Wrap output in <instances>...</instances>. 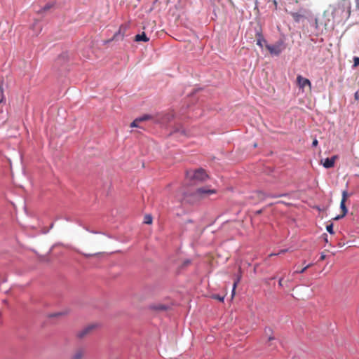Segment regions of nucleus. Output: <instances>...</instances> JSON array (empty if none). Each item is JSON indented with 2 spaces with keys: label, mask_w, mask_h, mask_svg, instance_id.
I'll list each match as a JSON object with an SVG mask.
<instances>
[{
  "label": "nucleus",
  "mask_w": 359,
  "mask_h": 359,
  "mask_svg": "<svg viewBox=\"0 0 359 359\" xmlns=\"http://www.w3.org/2000/svg\"><path fill=\"white\" fill-rule=\"evenodd\" d=\"M351 4L349 0H343L338 8L334 10V13H341L342 18L348 19L351 15Z\"/></svg>",
  "instance_id": "nucleus-1"
},
{
  "label": "nucleus",
  "mask_w": 359,
  "mask_h": 359,
  "mask_svg": "<svg viewBox=\"0 0 359 359\" xmlns=\"http://www.w3.org/2000/svg\"><path fill=\"white\" fill-rule=\"evenodd\" d=\"M187 177L190 179L204 181L208 177V175L205 173V171L203 169L200 168L195 171H187Z\"/></svg>",
  "instance_id": "nucleus-2"
},
{
  "label": "nucleus",
  "mask_w": 359,
  "mask_h": 359,
  "mask_svg": "<svg viewBox=\"0 0 359 359\" xmlns=\"http://www.w3.org/2000/svg\"><path fill=\"white\" fill-rule=\"evenodd\" d=\"M348 193L346 191H343L342 192V198H341V203H340V208L341 210V212H342V214L340 215H338L334 219L336 220H338V219H340L341 218H343L344 217L346 216V215L347 214L348 212V209L346 206V201L347 200V198H348Z\"/></svg>",
  "instance_id": "nucleus-3"
},
{
  "label": "nucleus",
  "mask_w": 359,
  "mask_h": 359,
  "mask_svg": "<svg viewBox=\"0 0 359 359\" xmlns=\"http://www.w3.org/2000/svg\"><path fill=\"white\" fill-rule=\"evenodd\" d=\"M266 48L271 55H278L283 50V41H278L273 45H266Z\"/></svg>",
  "instance_id": "nucleus-4"
},
{
  "label": "nucleus",
  "mask_w": 359,
  "mask_h": 359,
  "mask_svg": "<svg viewBox=\"0 0 359 359\" xmlns=\"http://www.w3.org/2000/svg\"><path fill=\"white\" fill-rule=\"evenodd\" d=\"M216 190L215 189H210L206 187H202L197 189L195 192L194 193V196L196 198H203L207 195L215 194Z\"/></svg>",
  "instance_id": "nucleus-5"
},
{
  "label": "nucleus",
  "mask_w": 359,
  "mask_h": 359,
  "mask_svg": "<svg viewBox=\"0 0 359 359\" xmlns=\"http://www.w3.org/2000/svg\"><path fill=\"white\" fill-rule=\"evenodd\" d=\"M128 29V25H121L119 27L118 30L114 34L111 40H123Z\"/></svg>",
  "instance_id": "nucleus-6"
},
{
  "label": "nucleus",
  "mask_w": 359,
  "mask_h": 359,
  "mask_svg": "<svg viewBox=\"0 0 359 359\" xmlns=\"http://www.w3.org/2000/svg\"><path fill=\"white\" fill-rule=\"evenodd\" d=\"M309 12L307 11L304 10L299 12H292L290 13V15L296 22H299L306 18V15Z\"/></svg>",
  "instance_id": "nucleus-7"
},
{
  "label": "nucleus",
  "mask_w": 359,
  "mask_h": 359,
  "mask_svg": "<svg viewBox=\"0 0 359 359\" xmlns=\"http://www.w3.org/2000/svg\"><path fill=\"white\" fill-rule=\"evenodd\" d=\"M95 325H90L84 327L83 330L79 331L77 334L78 337L83 338L86 337L87 334L90 333L92 330H93L95 328Z\"/></svg>",
  "instance_id": "nucleus-8"
},
{
  "label": "nucleus",
  "mask_w": 359,
  "mask_h": 359,
  "mask_svg": "<svg viewBox=\"0 0 359 359\" xmlns=\"http://www.w3.org/2000/svg\"><path fill=\"white\" fill-rule=\"evenodd\" d=\"M297 81L299 88H304L305 86H308L310 89L311 88V83L308 79L304 78L299 75L297 77Z\"/></svg>",
  "instance_id": "nucleus-9"
},
{
  "label": "nucleus",
  "mask_w": 359,
  "mask_h": 359,
  "mask_svg": "<svg viewBox=\"0 0 359 359\" xmlns=\"http://www.w3.org/2000/svg\"><path fill=\"white\" fill-rule=\"evenodd\" d=\"M86 349L84 348H79L75 350L71 359H83L86 355Z\"/></svg>",
  "instance_id": "nucleus-10"
},
{
  "label": "nucleus",
  "mask_w": 359,
  "mask_h": 359,
  "mask_svg": "<svg viewBox=\"0 0 359 359\" xmlns=\"http://www.w3.org/2000/svg\"><path fill=\"white\" fill-rule=\"evenodd\" d=\"M337 158H338L337 156H333L330 158H325L324 162L323 163V166L325 168H330L334 167L335 161Z\"/></svg>",
  "instance_id": "nucleus-11"
},
{
  "label": "nucleus",
  "mask_w": 359,
  "mask_h": 359,
  "mask_svg": "<svg viewBox=\"0 0 359 359\" xmlns=\"http://www.w3.org/2000/svg\"><path fill=\"white\" fill-rule=\"evenodd\" d=\"M256 39H257V44L262 48L263 47V42H266L263 35L262 34V33L260 32H257L256 33Z\"/></svg>",
  "instance_id": "nucleus-12"
},
{
  "label": "nucleus",
  "mask_w": 359,
  "mask_h": 359,
  "mask_svg": "<svg viewBox=\"0 0 359 359\" xmlns=\"http://www.w3.org/2000/svg\"><path fill=\"white\" fill-rule=\"evenodd\" d=\"M135 41H144V42H147L149 41V38H148L147 36V35L145 34L144 32H142V34H137L135 36Z\"/></svg>",
  "instance_id": "nucleus-13"
},
{
  "label": "nucleus",
  "mask_w": 359,
  "mask_h": 359,
  "mask_svg": "<svg viewBox=\"0 0 359 359\" xmlns=\"http://www.w3.org/2000/svg\"><path fill=\"white\" fill-rule=\"evenodd\" d=\"M152 116L151 115H149V114H144L142 116H140V117H138V119L140 120V123L141 122H143V121H148V120H151L152 119Z\"/></svg>",
  "instance_id": "nucleus-14"
},
{
  "label": "nucleus",
  "mask_w": 359,
  "mask_h": 359,
  "mask_svg": "<svg viewBox=\"0 0 359 359\" xmlns=\"http://www.w3.org/2000/svg\"><path fill=\"white\" fill-rule=\"evenodd\" d=\"M140 123V120L138 119V118H137L130 123V127L131 128H139Z\"/></svg>",
  "instance_id": "nucleus-15"
},
{
  "label": "nucleus",
  "mask_w": 359,
  "mask_h": 359,
  "mask_svg": "<svg viewBox=\"0 0 359 359\" xmlns=\"http://www.w3.org/2000/svg\"><path fill=\"white\" fill-rule=\"evenodd\" d=\"M241 278V275H239L237 280L236 281H234V283H233V290H232V297L234 295L236 287L238 283H239Z\"/></svg>",
  "instance_id": "nucleus-16"
},
{
  "label": "nucleus",
  "mask_w": 359,
  "mask_h": 359,
  "mask_svg": "<svg viewBox=\"0 0 359 359\" xmlns=\"http://www.w3.org/2000/svg\"><path fill=\"white\" fill-rule=\"evenodd\" d=\"M312 266V264H309L308 265H306V266H304V268L301 269L300 270H297L294 272V273H303L306 271V270L307 269H309L310 266Z\"/></svg>",
  "instance_id": "nucleus-17"
},
{
  "label": "nucleus",
  "mask_w": 359,
  "mask_h": 359,
  "mask_svg": "<svg viewBox=\"0 0 359 359\" xmlns=\"http://www.w3.org/2000/svg\"><path fill=\"white\" fill-rule=\"evenodd\" d=\"M144 223L147 224H151L152 223V217L149 215H146L144 217Z\"/></svg>",
  "instance_id": "nucleus-18"
},
{
  "label": "nucleus",
  "mask_w": 359,
  "mask_h": 359,
  "mask_svg": "<svg viewBox=\"0 0 359 359\" xmlns=\"http://www.w3.org/2000/svg\"><path fill=\"white\" fill-rule=\"evenodd\" d=\"M256 194H257V197L261 200H264L266 198V194L261 191H257Z\"/></svg>",
  "instance_id": "nucleus-19"
},
{
  "label": "nucleus",
  "mask_w": 359,
  "mask_h": 359,
  "mask_svg": "<svg viewBox=\"0 0 359 359\" xmlns=\"http://www.w3.org/2000/svg\"><path fill=\"white\" fill-rule=\"evenodd\" d=\"M52 6H53L52 4H48L41 11H39V13H41L43 11H46L49 10L50 8H52Z\"/></svg>",
  "instance_id": "nucleus-20"
},
{
  "label": "nucleus",
  "mask_w": 359,
  "mask_h": 359,
  "mask_svg": "<svg viewBox=\"0 0 359 359\" xmlns=\"http://www.w3.org/2000/svg\"><path fill=\"white\" fill-rule=\"evenodd\" d=\"M326 229L327 231L331 233V234H333L334 233V231H333V224H330L329 225L327 226L326 227Z\"/></svg>",
  "instance_id": "nucleus-21"
},
{
  "label": "nucleus",
  "mask_w": 359,
  "mask_h": 359,
  "mask_svg": "<svg viewBox=\"0 0 359 359\" xmlns=\"http://www.w3.org/2000/svg\"><path fill=\"white\" fill-rule=\"evenodd\" d=\"M213 298L215 299H217L220 302H223L224 301V297H220L219 295L218 294H215L213 295Z\"/></svg>",
  "instance_id": "nucleus-22"
},
{
  "label": "nucleus",
  "mask_w": 359,
  "mask_h": 359,
  "mask_svg": "<svg viewBox=\"0 0 359 359\" xmlns=\"http://www.w3.org/2000/svg\"><path fill=\"white\" fill-rule=\"evenodd\" d=\"M0 92H1V95H2V97H1V99L0 100V103H1V102H2L4 101V95H3V93H4V88H3L2 85H0Z\"/></svg>",
  "instance_id": "nucleus-23"
},
{
  "label": "nucleus",
  "mask_w": 359,
  "mask_h": 359,
  "mask_svg": "<svg viewBox=\"0 0 359 359\" xmlns=\"http://www.w3.org/2000/svg\"><path fill=\"white\" fill-rule=\"evenodd\" d=\"M353 61H354L355 66H359V57H355L353 59Z\"/></svg>",
  "instance_id": "nucleus-24"
},
{
  "label": "nucleus",
  "mask_w": 359,
  "mask_h": 359,
  "mask_svg": "<svg viewBox=\"0 0 359 359\" xmlns=\"http://www.w3.org/2000/svg\"><path fill=\"white\" fill-rule=\"evenodd\" d=\"M286 252V250H280V251L278 253H277V254L271 253V254H270V255H269V257H272V256H273V255H280V254L283 253V252Z\"/></svg>",
  "instance_id": "nucleus-25"
},
{
  "label": "nucleus",
  "mask_w": 359,
  "mask_h": 359,
  "mask_svg": "<svg viewBox=\"0 0 359 359\" xmlns=\"http://www.w3.org/2000/svg\"><path fill=\"white\" fill-rule=\"evenodd\" d=\"M318 144V142L316 139L313 140V142H312V146L313 147H316Z\"/></svg>",
  "instance_id": "nucleus-26"
},
{
  "label": "nucleus",
  "mask_w": 359,
  "mask_h": 359,
  "mask_svg": "<svg viewBox=\"0 0 359 359\" xmlns=\"http://www.w3.org/2000/svg\"><path fill=\"white\" fill-rule=\"evenodd\" d=\"M156 309L164 310V309H165V306H163V305H161L158 308H156Z\"/></svg>",
  "instance_id": "nucleus-27"
},
{
  "label": "nucleus",
  "mask_w": 359,
  "mask_h": 359,
  "mask_svg": "<svg viewBox=\"0 0 359 359\" xmlns=\"http://www.w3.org/2000/svg\"><path fill=\"white\" fill-rule=\"evenodd\" d=\"M354 97L355 100H359V93L356 92L354 95Z\"/></svg>",
  "instance_id": "nucleus-28"
},
{
  "label": "nucleus",
  "mask_w": 359,
  "mask_h": 359,
  "mask_svg": "<svg viewBox=\"0 0 359 359\" xmlns=\"http://www.w3.org/2000/svg\"><path fill=\"white\" fill-rule=\"evenodd\" d=\"M278 285L283 287V278H280L278 281Z\"/></svg>",
  "instance_id": "nucleus-29"
},
{
  "label": "nucleus",
  "mask_w": 359,
  "mask_h": 359,
  "mask_svg": "<svg viewBox=\"0 0 359 359\" xmlns=\"http://www.w3.org/2000/svg\"><path fill=\"white\" fill-rule=\"evenodd\" d=\"M325 259V255H321L320 257V260H324Z\"/></svg>",
  "instance_id": "nucleus-30"
},
{
  "label": "nucleus",
  "mask_w": 359,
  "mask_h": 359,
  "mask_svg": "<svg viewBox=\"0 0 359 359\" xmlns=\"http://www.w3.org/2000/svg\"><path fill=\"white\" fill-rule=\"evenodd\" d=\"M356 7L359 9V0H355Z\"/></svg>",
  "instance_id": "nucleus-31"
},
{
  "label": "nucleus",
  "mask_w": 359,
  "mask_h": 359,
  "mask_svg": "<svg viewBox=\"0 0 359 359\" xmlns=\"http://www.w3.org/2000/svg\"><path fill=\"white\" fill-rule=\"evenodd\" d=\"M262 212V210H259L256 211V212H255V213H256L257 215H259V214H261Z\"/></svg>",
  "instance_id": "nucleus-32"
},
{
  "label": "nucleus",
  "mask_w": 359,
  "mask_h": 359,
  "mask_svg": "<svg viewBox=\"0 0 359 359\" xmlns=\"http://www.w3.org/2000/svg\"><path fill=\"white\" fill-rule=\"evenodd\" d=\"M275 338L272 336H269V341H271V340H273Z\"/></svg>",
  "instance_id": "nucleus-33"
},
{
  "label": "nucleus",
  "mask_w": 359,
  "mask_h": 359,
  "mask_svg": "<svg viewBox=\"0 0 359 359\" xmlns=\"http://www.w3.org/2000/svg\"><path fill=\"white\" fill-rule=\"evenodd\" d=\"M273 4L275 5L276 7L277 6V2L276 0L273 1Z\"/></svg>",
  "instance_id": "nucleus-34"
},
{
  "label": "nucleus",
  "mask_w": 359,
  "mask_h": 359,
  "mask_svg": "<svg viewBox=\"0 0 359 359\" xmlns=\"http://www.w3.org/2000/svg\"><path fill=\"white\" fill-rule=\"evenodd\" d=\"M113 41V40H111V39H109L107 42V43H109V42H111V41Z\"/></svg>",
  "instance_id": "nucleus-35"
},
{
  "label": "nucleus",
  "mask_w": 359,
  "mask_h": 359,
  "mask_svg": "<svg viewBox=\"0 0 359 359\" xmlns=\"http://www.w3.org/2000/svg\"><path fill=\"white\" fill-rule=\"evenodd\" d=\"M295 2L297 3L298 2V0H295Z\"/></svg>",
  "instance_id": "nucleus-36"
}]
</instances>
